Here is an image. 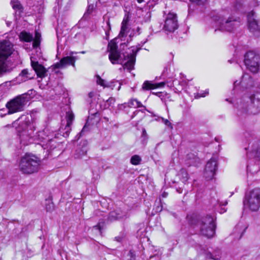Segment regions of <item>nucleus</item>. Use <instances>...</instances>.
I'll use <instances>...</instances> for the list:
<instances>
[{
    "mask_svg": "<svg viewBox=\"0 0 260 260\" xmlns=\"http://www.w3.org/2000/svg\"><path fill=\"white\" fill-rule=\"evenodd\" d=\"M20 39L25 42H29L33 41L32 46L34 48L40 46L41 35L38 31L35 32V37L34 39L32 35L26 31H22L19 35Z\"/></svg>",
    "mask_w": 260,
    "mask_h": 260,
    "instance_id": "15",
    "label": "nucleus"
},
{
    "mask_svg": "<svg viewBox=\"0 0 260 260\" xmlns=\"http://www.w3.org/2000/svg\"><path fill=\"white\" fill-rule=\"evenodd\" d=\"M126 107H127V103H125L124 104L119 105L118 109L119 110H125Z\"/></svg>",
    "mask_w": 260,
    "mask_h": 260,
    "instance_id": "42",
    "label": "nucleus"
},
{
    "mask_svg": "<svg viewBox=\"0 0 260 260\" xmlns=\"http://www.w3.org/2000/svg\"><path fill=\"white\" fill-rule=\"evenodd\" d=\"M15 125V122L14 123H13V126H14Z\"/></svg>",
    "mask_w": 260,
    "mask_h": 260,
    "instance_id": "63",
    "label": "nucleus"
},
{
    "mask_svg": "<svg viewBox=\"0 0 260 260\" xmlns=\"http://www.w3.org/2000/svg\"><path fill=\"white\" fill-rule=\"evenodd\" d=\"M249 144L251 145L248 147V157L260 160V140L252 139Z\"/></svg>",
    "mask_w": 260,
    "mask_h": 260,
    "instance_id": "14",
    "label": "nucleus"
},
{
    "mask_svg": "<svg viewBox=\"0 0 260 260\" xmlns=\"http://www.w3.org/2000/svg\"><path fill=\"white\" fill-rule=\"evenodd\" d=\"M106 25L107 26L105 33L106 36H108L109 35V31L111 30V26L109 20L106 22Z\"/></svg>",
    "mask_w": 260,
    "mask_h": 260,
    "instance_id": "40",
    "label": "nucleus"
},
{
    "mask_svg": "<svg viewBox=\"0 0 260 260\" xmlns=\"http://www.w3.org/2000/svg\"><path fill=\"white\" fill-rule=\"evenodd\" d=\"M178 26L176 14L169 13L166 18L164 29L168 32H173L178 29Z\"/></svg>",
    "mask_w": 260,
    "mask_h": 260,
    "instance_id": "13",
    "label": "nucleus"
},
{
    "mask_svg": "<svg viewBox=\"0 0 260 260\" xmlns=\"http://www.w3.org/2000/svg\"><path fill=\"white\" fill-rule=\"evenodd\" d=\"M226 204H227V202H226L224 204H221V203H220V204H219V206H221V205H226Z\"/></svg>",
    "mask_w": 260,
    "mask_h": 260,
    "instance_id": "56",
    "label": "nucleus"
},
{
    "mask_svg": "<svg viewBox=\"0 0 260 260\" xmlns=\"http://www.w3.org/2000/svg\"><path fill=\"white\" fill-rule=\"evenodd\" d=\"M179 175L183 183H184L188 179V173L184 169H181L180 170Z\"/></svg>",
    "mask_w": 260,
    "mask_h": 260,
    "instance_id": "28",
    "label": "nucleus"
},
{
    "mask_svg": "<svg viewBox=\"0 0 260 260\" xmlns=\"http://www.w3.org/2000/svg\"><path fill=\"white\" fill-rule=\"evenodd\" d=\"M147 41H148V40L146 39V41H145L144 42H141V43L140 44L143 46L147 42Z\"/></svg>",
    "mask_w": 260,
    "mask_h": 260,
    "instance_id": "52",
    "label": "nucleus"
},
{
    "mask_svg": "<svg viewBox=\"0 0 260 260\" xmlns=\"http://www.w3.org/2000/svg\"><path fill=\"white\" fill-rule=\"evenodd\" d=\"M128 255L131 257V258H135V254L133 251L130 250L128 252Z\"/></svg>",
    "mask_w": 260,
    "mask_h": 260,
    "instance_id": "46",
    "label": "nucleus"
},
{
    "mask_svg": "<svg viewBox=\"0 0 260 260\" xmlns=\"http://www.w3.org/2000/svg\"><path fill=\"white\" fill-rule=\"evenodd\" d=\"M77 53V52H70L69 56L63 57L59 62L53 65V68L54 69L64 68L68 65H71L75 67V62L78 59V57L76 56H74L73 54Z\"/></svg>",
    "mask_w": 260,
    "mask_h": 260,
    "instance_id": "17",
    "label": "nucleus"
},
{
    "mask_svg": "<svg viewBox=\"0 0 260 260\" xmlns=\"http://www.w3.org/2000/svg\"><path fill=\"white\" fill-rule=\"evenodd\" d=\"M88 130V125H87V122L86 123V124H85V125L84 126V127H83L82 131L80 132V133L77 135V137H78V139L81 137L84 133L86 131H87Z\"/></svg>",
    "mask_w": 260,
    "mask_h": 260,
    "instance_id": "35",
    "label": "nucleus"
},
{
    "mask_svg": "<svg viewBox=\"0 0 260 260\" xmlns=\"http://www.w3.org/2000/svg\"><path fill=\"white\" fill-rule=\"evenodd\" d=\"M46 209L47 212H52L54 209L53 203L48 201V203L46 204Z\"/></svg>",
    "mask_w": 260,
    "mask_h": 260,
    "instance_id": "32",
    "label": "nucleus"
},
{
    "mask_svg": "<svg viewBox=\"0 0 260 260\" xmlns=\"http://www.w3.org/2000/svg\"><path fill=\"white\" fill-rule=\"evenodd\" d=\"M225 211V210L224 209V208H221V211H220V213H223Z\"/></svg>",
    "mask_w": 260,
    "mask_h": 260,
    "instance_id": "53",
    "label": "nucleus"
},
{
    "mask_svg": "<svg viewBox=\"0 0 260 260\" xmlns=\"http://www.w3.org/2000/svg\"><path fill=\"white\" fill-rule=\"evenodd\" d=\"M127 218V215L126 212L117 209L109 213L108 220L111 222L117 220H124Z\"/></svg>",
    "mask_w": 260,
    "mask_h": 260,
    "instance_id": "21",
    "label": "nucleus"
},
{
    "mask_svg": "<svg viewBox=\"0 0 260 260\" xmlns=\"http://www.w3.org/2000/svg\"><path fill=\"white\" fill-rule=\"evenodd\" d=\"M154 256H151L150 257V258H151L152 257H154Z\"/></svg>",
    "mask_w": 260,
    "mask_h": 260,
    "instance_id": "62",
    "label": "nucleus"
},
{
    "mask_svg": "<svg viewBox=\"0 0 260 260\" xmlns=\"http://www.w3.org/2000/svg\"><path fill=\"white\" fill-rule=\"evenodd\" d=\"M183 186H184L183 184H180V185L176 184L175 185V187H176V191L179 193H181L182 192Z\"/></svg>",
    "mask_w": 260,
    "mask_h": 260,
    "instance_id": "37",
    "label": "nucleus"
},
{
    "mask_svg": "<svg viewBox=\"0 0 260 260\" xmlns=\"http://www.w3.org/2000/svg\"><path fill=\"white\" fill-rule=\"evenodd\" d=\"M166 82H161L158 83H152L149 81H145L142 85V89L143 90H150L159 87H162L166 84Z\"/></svg>",
    "mask_w": 260,
    "mask_h": 260,
    "instance_id": "23",
    "label": "nucleus"
},
{
    "mask_svg": "<svg viewBox=\"0 0 260 260\" xmlns=\"http://www.w3.org/2000/svg\"><path fill=\"white\" fill-rule=\"evenodd\" d=\"M197 225L200 226L201 234L208 238H212L215 233V224L214 217L210 215L202 218L197 222Z\"/></svg>",
    "mask_w": 260,
    "mask_h": 260,
    "instance_id": "7",
    "label": "nucleus"
},
{
    "mask_svg": "<svg viewBox=\"0 0 260 260\" xmlns=\"http://www.w3.org/2000/svg\"><path fill=\"white\" fill-rule=\"evenodd\" d=\"M247 21L249 30L254 35L257 37L260 36V20L253 10L248 14Z\"/></svg>",
    "mask_w": 260,
    "mask_h": 260,
    "instance_id": "11",
    "label": "nucleus"
},
{
    "mask_svg": "<svg viewBox=\"0 0 260 260\" xmlns=\"http://www.w3.org/2000/svg\"><path fill=\"white\" fill-rule=\"evenodd\" d=\"M190 224H194V223H193L192 221H190Z\"/></svg>",
    "mask_w": 260,
    "mask_h": 260,
    "instance_id": "59",
    "label": "nucleus"
},
{
    "mask_svg": "<svg viewBox=\"0 0 260 260\" xmlns=\"http://www.w3.org/2000/svg\"><path fill=\"white\" fill-rule=\"evenodd\" d=\"M93 229L94 230H98L100 234H101V231H102V226L101 225V223H98L97 225H94L93 226Z\"/></svg>",
    "mask_w": 260,
    "mask_h": 260,
    "instance_id": "43",
    "label": "nucleus"
},
{
    "mask_svg": "<svg viewBox=\"0 0 260 260\" xmlns=\"http://www.w3.org/2000/svg\"><path fill=\"white\" fill-rule=\"evenodd\" d=\"M217 168V159L215 157H212L207 162L205 168L204 175L207 180H211L213 178Z\"/></svg>",
    "mask_w": 260,
    "mask_h": 260,
    "instance_id": "16",
    "label": "nucleus"
},
{
    "mask_svg": "<svg viewBox=\"0 0 260 260\" xmlns=\"http://www.w3.org/2000/svg\"><path fill=\"white\" fill-rule=\"evenodd\" d=\"M81 53H83V54H84V53H85V51H83L81 52Z\"/></svg>",
    "mask_w": 260,
    "mask_h": 260,
    "instance_id": "60",
    "label": "nucleus"
},
{
    "mask_svg": "<svg viewBox=\"0 0 260 260\" xmlns=\"http://www.w3.org/2000/svg\"><path fill=\"white\" fill-rule=\"evenodd\" d=\"M41 163V159L36 155L26 153L20 159L19 169L23 174L31 175L39 171Z\"/></svg>",
    "mask_w": 260,
    "mask_h": 260,
    "instance_id": "3",
    "label": "nucleus"
},
{
    "mask_svg": "<svg viewBox=\"0 0 260 260\" xmlns=\"http://www.w3.org/2000/svg\"><path fill=\"white\" fill-rule=\"evenodd\" d=\"M57 253L60 256L62 260H63V256H64L65 257H67V254H66V252L63 250H58Z\"/></svg>",
    "mask_w": 260,
    "mask_h": 260,
    "instance_id": "41",
    "label": "nucleus"
},
{
    "mask_svg": "<svg viewBox=\"0 0 260 260\" xmlns=\"http://www.w3.org/2000/svg\"><path fill=\"white\" fill-rule=\"evenodd\" d=\"M44 132H39L38 133V136L39 137V139H40L41 141H45L47 137V136H46V138L44 137Z\"/></svg>",
    "mask_w": 260,
    "mask_h": 260,
    "instance_id": "39",
    "label": "nucleus"
},
{
    "mask_svg": "<svg viewBox=\"0 0 260 260\" xmlns=\"http://www.w3.org/2000/svg\"><path fill=\"white\" fill-rule=\"evenodd\" d=\"M137 1L138 3H142L143 1V0H137Z\"/></svg>",
    "mask_w": 260,
    "mask_h": 260,
    "instance_id": "57",
    "label": "nucleus"
},
{
    "mask_svg": "<svg viewBox=\"0 0 260 260\" xmlns=\"http://www.w3.org/2000/svg\"><path fill=\"white\" fill-rule=\"evenodd\" d=\"M196 153V152H190L186 154L185 163L187 166L197 167L201 164V160Z\"/></svg>",
    "mask_w": 260,
    "mask_h": 260,
    "instance_id": "22",
    "label": "nucleus"
},
{
    "mask_svg": "<svg viewBox=\"0 0 260 260\" xmlns=\"http://www.w3.org/2000/svg\"><path fill=\"white\" fill-rule=\"evenodd\" d=\"M141 160V158L138 155H134L131 158V162L134 165H139Z\"/></svg>",
    "mask_w": 260,
    "mask_h": 260,
    "instance_id": "29",
    "label": "nucleus"
},
{
    "mask_svg": "<svg viewBox=\"0 0 260 260\" xmlns=\"http://www.w3.org/2000/svg\"><path fill=\"white\" fill-rule=\"evenodd\" d=\"M115 102V98L113 97H111L109 98L108 100H107L106 102L108 104L109 106H111L112 105L114 104Z\"/></svg>",
    "mask_w": 260,
    "mask_h": 260,
    "instance_id": "38",
    "label": "nucleus"
},
{
    "mask_svg": "<svg viewBox=\"0 0 260 260\" xmlns=\"http://www.w3.org/2000/svg\"><path fill=\"white\" fill-rule=\"evenodd\" d=\"M104 119L106 121H109V118L106 117H104Z\"/></svg>",
    "mask_w": 260,
    "mask_h": 260,
    "instance_id": "55",
    "label": "nucleus"
},
{
    "mask_svg": "<svg viewBox=\"0 0 260 260\" xmlns=\"http://www.w3.org/2000/svg\"><path fill=\"white\" fill-rule=\"evenodd\" d=\"M237 116L241 120L248 115H255L260 112V92L253 94L245 93L237 102Z\"/></svg>",
    "mask_w": 260,
    "mask_h": 260,
    "instance_id": "2",
    "label": "nucleus"
},
{
    "mask_svg": "<svg viewBox=\"0 0 260 260\" xmlns=\"http://www.w3.org/2000/svg\"><path fill=\"white\" fill-rule=\"evenodd\" d=\"M243 204L252 211H257L260 207V188H255L246 192Z\"/></svg>",
    "mask_w": 260,
    "mask_h": 260,
    "instance_id": "9",
    "label": "nucleus"
},
{
    "mask_svg": "<svg viewBox=\"0 0 260 260\" xmlns=\"http://www.w3.org/2000/svg\"><path fill=\"white\" fill-rule=\"evenodd\" d=\"M170 65H168L167 67H166L165 68V69L164 70L163 73H162V75H165V76H168L169 75L168 71V70H170Z\"/></svg>",
    "mask_w": 260,
    "mask_h": 260,
    "instance_id": "44",
    "label": "nucleus"
},
{
    "mask_svg": "<svg viewBox=\"0 0 260 260\" xmlns=\"http://www.w3.org/2000/svg\"><path fill=\"white\" fill-rule=\"evenodd\" d=\"M88 150V142L86 140H82L79 144L75 150L74 157L75 159H81L86 155Z\"/></svg>",
    "mask_w": 260,
    "mask_h": 260,
    "instance_id": "19",
    "label": "nucleus"
},
{
    "mask_svg": "<svg viewBox=\"0 0 260 260\" xmlns=\"http://www.w3.org/2000/svg\"><path fill=\"white\" fill-rule=\"evenodd\" d=\"M129 260H135V258H132H132H130V259H129Z\"/></svg>",
    "mask_w": 260,
    "mask_h": 260,
    "instance_id": "61",
    "label": "nucleus"
},
{
    "mask_svg": "<svg viewBox=\"0 0 260 260\" xmlns=\"http://www.w3.org/2000/svg\"><path fill=\"white\" fill-rule=\"evenodd\" d=\"M115 240L118 242H121L122 241V238L121 237H116L115 238Z\"/></svg>",
    "mask_w": 260,
    "mask_h": 260,
    "instance_id": "48",
    "label": "nucleus"
},
{
    "mask_svg": "<svg viewBox=\"0 0 260 260\" xmlns=\"http://www.w3.org/2000/svg\"><path fill=\"white\" fill-rule=\"evenodd\" d=\"M96 82L98 84L106 87V82L104 80L102 79L99 76H97Z\"/></svg>",
    "mask_w": 260,
    "mask_h": 260,
    "instance_id": "33",
    "label": "nucleus"
},
{
    "mask_svg": "<svg viewBox=\"0 0 260 260\" xmlns=\"http://www.w3.org/2000/svg\"><path fill=\"white\" fill-rule=\"evenodd\" d=\"M94 9V7L93 4L89 5L86 12L84 13V14L82 18V20L87 19L89 17V16L92 13Z\"/></svg>",
    "mask_w": 260,
    "mask_h": 260,
    "instance_id": "27",
    "label": "nucleus"
},
{
    "mask_svg": "<svg viewBox=\"0 0 260 260\" xmlns=\"http://www.w3.org/2000/svg\"><path fill=\"white\" fill-rule=\"evenodd\" d=\"M167 195H168V193L165 192H164L162 194V196L164 198H166V197H167Z\"/></svg>",
    "mask_w": 260,
    "mask_h": 260,
    "instance_id": "51",
    "label": "nucleus"
},
{
    "mask_svg": "<svg viewBox=\"0 0 260 260\" xmlns=\"http://www.w3.org/2000/svg\"><path fill=\"white\" fill-rule=\"evenodd\" d=\"M92 92H90V93H89V96L90 97H92Z\"/></svg>",
    "mask_w": 260,
    "mask_h": 260,
    "instance_id": "58",
    "label": "nucleus"
},
{
    "mask_svg": "<svg viewBox=\"0 0 260 260\" xmlns=\"http://www.w3.org/2000/svg\"><path fill=\"white\" fill-rule=\"evenodd\" d=\"M127 107L131 108L134 107L135 108L141 107L142 106L140 102L136 99H131L127 103Z\"/></svg>",
    "mask_w": 260,
    "mask_h": 260,
    "instance_id": "26",
    "label": "nucleus"
},
{
    "mask_svg": "<svg viewBox=\"0 0 260 260\" xmlns=\"http://www.w3.org/2000/svg\"><path fill=\"white\" fill-rule=\"evenodd\" d=\"M145 17L146 18V21H149L150 20V17H151V13H150V12H147L146 13Z\"/></svg>",
    "mask_w": 260,
    "mask_h": 260,
    "instance_id": "47",
    "label": "nucleus"
},
{
    "mask_svg": "<svg viewBox=\"0 0 260 260\" xmlns=\"http://www.w3.org/2000/svg\"><path fill=\"white\" fill-rule=\"evenodd\" d=\"M239 85L243 88L248 89L254 86V82L248 74H244L240 81L236 80L234 82V88H236Z\"/></svg>",
    "mask_w": 260,
    "mask_h": 260,
    "instance_id": "18",
    "label": "nucleus"
},
{
    "mask_svg": "<svg viewBox=\"0 0 260 260\" xmlns=\"http://www.w3.org/2000/svg\"><path fill=\"white\" fill-rule=\"evenodd\" d=\"M142 45L138 44L132 46L131 49L121 53L117 50V45L114 40L109 43L108 49L109 52V59L112 64H120L124 69L129 72L134 69L136 57L138 52L141 49Z\"/></svg>",
    "mask_w": 260,
    "mask_h": 260,
    "instance_id": "1",
    "label": "nucleus"
},
{
    "mask_svg": "<svg viewBox=\"0 0 260 260\" xmlns=\"http://www.w3.org/2000/svg\"><path fill=\"white\" fill-rule=\"evenodd\" d=\"M260 56L253 51H248L244 55V63L251 72L257 73L259 70Z\"/></svg>",
    "mask_w": 260,
    "mask_h": 260,
    "instance_id": "10",
    "label": "nucleus"
},
{
    "mask_svg": "<svg viewBox=\"0 0 260 260\" xmlns=\"http://www.w3.org/2000/svg\"><path fill=\"white\" fill-rule=\"evenodd\" d=\"M213 20L216 22L219 30L221 31H232L239 25V22L233 16L228 18L221 14L213 16Z\"/></svg>",
    "mask_w": 260,
    "mask_h": 260,
    "instance_id": "8",
    "label": "nucleus"
},
{
    "mask_svg": "<svg viewBox=\"0 0 260 260\" xmlns=\"http://www.w3.org/2000/svg\"><path fill=\"white\" fill-rule=\"evenodd\" d=\"M247 169L248 171L250 170V166L249 164H248V165L247 166Z\"/></svg>",
    "mask_w": 260,
    "mask_h": 260,
    "instance_id": "54",
    "label": "nucleus"
},
{
    "mask_svg": "<svg viewBox=\"0 0 260 260\" xmlns=\"http://www.w3.org/2000/svg\"><path fill=\"white\" fill-rule=\"evenodd\" d=\"M162 122L165 124L166 125L168 126L169 127H170L171 129H173V126L172 125V123L170 121H169L168 119H166L162 117L160 118Z\"/></svg>",
    "mask_w": 260,
    "mask_h": 260,
    "instance_id": "36",
    "label": "nucleus"
},
{
    "mask_svg": "<svg viewBox=\"0 0 260 260\" xmlns=\"http://www.w3.org/2000/svg\"><path fill=\"white\" fill-rule=\"evenodd\" d=\"M116 85H118L117 90H119L121 88V83L118 80H113L110 82H106V87H110L113 89Z\"/></svg>",
    "mask_w": 260,
    "mask_h": 260,
    "instance_id": "24",
    "label": "nucleus"
},
{
    "mask_svg": "<svg viewBox=\"0 0 260 260\" xmlns=\"http://www.w3.org/2000/svg\"><path fill=\"white\" fill-rule=\"evenodd\" d=\"M209 91L206 90L205 91H201L200 93H198L197 95L195 96L196 98H199L201 97H205L206 95L208 94Z\"/></svg>",
    "mask_w": 260,
    "mask_h": 260,
    "instance_id": "34",
    "label": "nucleus"
},
{
    "mask_svg": "<svg viewBox=\"0 0 260 260\" xmlns=\"http://www.w3.org/2000/svg\"><path fill=\"white\" fill-rule=\"evenodd\" d=\"M31 66L32 70L29 72L27 69H23L19 74L17 79L21 82H25L28 80L34 78V71L37 74L38 77L43 78L47 76L48 70L43 66L39 64L38 61L33 60V57H30Z\"/></svg>",
    "mask_w": 260,
    "mask_h": 260,
    "instance_id": "6",
    "label": "nucleus"
},
{
    "mask_svg": "<svg viewBox=\"0 0 260 260\" xmlns=\"http://www.w3.org/2000/svg\"><path fill=\"white\" fill-rule=\"evenodd\" d=\"M127 20L124 19L122 22V25L121 27V30L120 31L119 36L121 38H123L126 36V31L127 29Z\"/></svg>",
    "mask_w": 260,
    "mask_h": 260,
    "instance_id": "25",
    "label": "nucleus"
},
{
    "mask_svg": "<svg viewBox=\"0 0 260 260\" xmlns=\"http://www.w3.org/2000/svg\"><path fill=\"white\" fill-rule=\"evenodd\" d=\"M152 94H154L158 97L162 99V97L164 96V94L162 92H152Z\"/></svg>",
    "mask_w": 260,
    "mask_h": 260,
    "instance_id": "45",
    "label": "nucleus"
},
{
    "mask_svg": "<svg viewBox=\"0 0 260 260\" xmlns=\"http://www.w3.org/2000/svg\"><path fill=\"white\" fill-rule=\"evenodd\" d=\"M36 91L30 89L26 93L18 95L6 104L8 110V114H11L22 111L24 110L25 105L35 95Z\"/></svg>",
    "mask_w": 260,
    "mask_h": 260,
    "instance_id": "5",
    "label": "nucleus"
},
{
    "mask_svg": "<svg viewBox=\"0 0 260 260\" xmlns=\"http://www.w3.org/2000/svg\"><path fill=\"white\" fill-rule=\"evenodd\" d=\"M218 253H219V251L218 252ZM206 256L207 258L214 260H220V256L219 254L214 255V254L210 252H207L206 253Z\"/></svg>",
    "mask_w": 260,
    "mask_h": 260,
    "instance_id": "30",
    "label": "nucleus"
},
{
    "mask_svg": "<svg viewBox=\"0 0 260 260\" xmlns=\"http://www.w3.org/2000/svg\"><path fill=\"white\" fill-rule=\"evenodd\" d=\"M140 30H141V28L139 27H138L137 28V31L138 32V35L140 34V33H141Z\"/></svg>",
    "mask_w": 260,
    "mask_h": 260,
    "instance_id": "50",
    "label": "nucleus"
},
{
    "mask_svg": "<svg viewBox=\"0 0 260 260\" xmlns=\"http://www.w3.org/2000/svg\"><path fill=\"white\" fill-rule=\"evenodd\" d=\"M146 136V131L145 128H143L142 130V136L145 137Z\"/></svg>",
    "mask_w": 260,
    "mask_h": 260,
    "instance_id": "49",
    "label": "nucleus"
},
{
    "mask_svg": "<svg viewBox=\"0 0 260 260\" xmlns=\"http://www.w3.org/2000/svg\"><path fill=\"white\" fill-rule=\"evenodd\" d=\"M13 7L14 9H17L16 12V15L20 16L21 13L22 12V7L19 4L14 5Z\"/></svg>",
    "mask_w": 260,
    "mask_h": 260,
    "instance_id": "31",
    "label": "nucleus"
},
{
    "mask_svg": "<svg viewBox=\"0 0 260 260\" xmlns=\"http://www.w3.org/2000/svg\"><path fill=\"white\" fill-rule=\"evenodd\" d=\"M67 124L64 129H60V133H62L64 137H68L69 136L71 130V125L74 119V114L71 111H69L66 113Z\"/></svg>",
    "mask_w": 260,
    "mask_h": 260,
    "instance_id": "20",
    "label": "nucleus"
},
{
    "mask_svg": "<svg viewBox=\"0 0 260 260\" xmlns=\"http://www.w3.org/2000/svg\"><path fill=\"white\" fill-rule=\"evenodd\" d=\"M13 50V45L9 41L0 42V77L11 72L13 68L12 62L8 58Z\"/></svg>",
    "mask_w": 260,
    "mask_h": 260,
    "instance_id": "4",
    "label": "nucleus"
},
{
    "mask_svg": "<svg viewBox=\"0 0 260 260\" xmlns=\"http://www.w3.org/2000/svg\"><path fill=\"white\" fill-rule=\"evenodd\" d=\"M20 120H21V121H20L16 129L17 133H19L20 137H22L26 135L27 131L28 129L32 131L35 127L34 124L30 122L29 118L26 115H22L17 121Z\"/></svg>",
    "mask_w": 260,
    "mask_h": 260,
    "instance_id": "12",
    "label": "nucleus"
}]
</instances>
